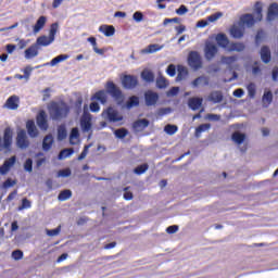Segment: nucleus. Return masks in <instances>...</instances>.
<instances>
[{"label":"nucleus","instance_id":"c9c22d12","mask_svg":"<svg viewBox=\"0 0 278 278\" xmlns=\"http://www.w3.org/2000/svg\"><path fill=\"white\" fill-rule=\"evenodd\" d=\"M263 105L268 108L273 103V91H266L262 98Z\"/></svg>","mask_w":278,"mask_h":278},{"label":"nucleus","instance_id":"49530a36","mask_svg":"<svg viewBox=\"0 0 278 278\" xmlns=\"http://www.w3.org/2000/svg\"><path fill=\"white\" fill-rule=\"evenodd\" d=\"M250 99H255L256 88L253 83H250L247 87Z\"/></svg>","mask_w":278,"mask_h":278},{"label":"nucleus","instance_id":"8fccbe9b","mask_svg":"<svg viewBox=\"0 0 278 278\" xmlns=\"http://www.w3.org/2000/svg\"><path fill=\"white\" fill-rule=\"evenodd\" d=\"M62 231V227L61 226H59V227H56V228H54V229H48L47 230V236H50V238H53V237H55V236H60V232Z\"/></svg>","mask_w":278,"mask_h":278},{"label":"nucleus","instance_id":"bb28decb","mask_svg":"<svg viewBox=\"0 0 278 278\" xmlns=\"http://www.w3.org/2000/svg\"><path fill=\"white\" fill-rule=\"evenodd\" d=\"M141 79L147 81V84H153V81H155V74L149 70H144L141 72Z\"/></svg>","mask_w":278,"mask_h":278},{"label":"nucleus","instance_id":"ea45409f","mask_svg":"<svg viewBox=\"0 0 278 278\" xmlns=\"http://www.w3.org/2000/svg\"><path fill=\"white\" fill-rule=\"evenodd\" d=\"M74 153H75V150L73 148L64 149L59 153V160L71 157V155H73Z\"/></svg>","mask_w":278,"mask_h":278},{"label":"nucleus","instance_id":"0e129e2a","mask_svg":"<svg viewBox=\"0 0 278 278\" xmlns=\"http://www.w3.org/2000/svg\"><path fill=\"white\" fill-rule=\"evenodd\" d=\"M88 149H90V146H85L83 152L78 156V161L81 162V160H86V155H88Z\"/></svg>","mask_w":278,"mask_h":278},{"label":"nucleus","instance_id":"f8f14e48","mask_svg":"<svg viewBox=\"0 0 278 278\" xmlns=\"http://www.w3.org/2000/svg\"><path fill=\"white\" fill-rule=\"evenodd\" d=\"M144 101H146V105L148 108H151L152 105L157 104V101H160V96L157 94V92H153L151 90H148L144 93Z\"/></svg>","mask_w":278,"mask_h":278},{"label":"nucleus","instance_id":"09e8293b","mask_svg":"<svg viewBox=\"0 0 278 278\" xmlns=\"http://www.w3.org/2000/svg\"><path fill=\"white\" fill-rule=\"evenodd\" d=\"M177 126L168 124L165 126L164 131H166L168 136H174V134H177Z\"/></svg>","mask_w":278,"mask_h":278},{"label":"nucleus","instance_id":"6ab92c4d","mask_svg":"<svg viewBox=\"0 0 278 278\" xmlns=\"http://www.w3.org/2000/svg\"><path fill=\"white\" fill-rule=\"evenodd\" d=\"M27 134L30 138H38V128L33 119H28L26 123Z\"/></svg>","mask_w":278,"mask_h":278},{"label":"nucleus","instance_id":"bf43d9fd","mask_svg":"<svg viewBox=\"0 0 278 278\" xmlns=\"http://www.w3.org/2000/svg\"><path fill=\"white\" fill-rule=\"evenodd\" d=\"M12 257H13V260H15V261L23 260V251H21V250H14V251L12 252Z\"/></svg>","mask_w":278,"mask_h":278},{"label":"nucleus","instance_id":"603ef678","mask_svg":"<svg viewBox=\"0 0 278 278\" xmlns=\"http://www.w3.org/2000/svg\"><path fill=\"white\" fill-rule=\"evenodd\" d=\"M24 169L27 173H31V170H34V161H31V159H27L25 164H24Z\"/></svg>","mask_w":278,"mask_h":278},{"label":"nucleus","instance_id":"69168bd1","mask_svg":"<svg viewBox=\"0 0 278 278\" xmlns=\"http://www.w3.org/2000/svg\"><path fill=\"white\" fill-rule=\"evenodd\" d=\"M166 231L167 233L172 235V233H177L179 231V226L177 225H172V226H168L166 228Z\"/></svg>","mask_w":278,"mask_h":278},{"label":"nucleus","instance_id":"a211bd4d","mask_svg":"<svg viewBox=\"0 0 278 278\" xmlns=\"http://www.w3.org/2000/svg\"><path fill=\"white\" fill-rule=\"evenodd\" d=\"M39 47L36 43H33L30 47H28L25 52H24V56L26 60H31L34 58H37L38 55V51H39Z\"/></svg>","mask_w":278,"mask_h":278},{"label":"nucleus","instance_id":"5fc2aeb1","mask_svg":"<svg viewBox=\"0 0 278 278\" xmlns=\"http://www.w3.org/2000/svg\"><path fill=\"white\" fill-rule=\"evenodd\" d=\"M31 71H34V67L31 66H26L24 70H23V73H24V79H26V81H29V77H31Z\"/></svg>","mask_w":278,"mask_h":278},{"label":"nucleus","instance_id":"a878e982","mask_svg":"<svg viewBox=\"0 0 278 278\" xmlns=\"http://www.w3.org/2000/svg\"><path fill=\"white\" fill-rule=\"evenodd\" d=\"M190 110L197 111L201 105H203V99L201 98H190L188 101Z\"/></svg>","mask_w":278,"mask_h":278},{"label":"nucleus","instance_id":"58836bf2","mask_svg":"<svg viewBox=\"0 0 278 278\" xmlns=\"http://www.w3.org/2000/svg\"><path fill=\"white\" fill-rule=\"evenodd\" d=\"M168 86V80L160 75L157 78H156V88H159L160 90L166 88Z\"/></svg>","mask_w":278,"mask_h":278},{"label":"nucleus","instance_id":"774afa93","mask_svg":"<svg viewBox=\"0 0 278 278\" xmlns=\"http://www.w3.org/2000/svg\"><path fill=\"white\" fill-rule=\"evenodd\" d=\"M206 118H207V121L217 122V121H220V115L210 113L206 115Z\"/></svg>","mask_w":278,"mask_h":278},{"label":"nucleus","instance_id":"338daca9","mask_svg":"<svg viewBox=\"0 0 278 278\" xmlns=\"http://www.w3.org/2000/svg\"><path fill=\"white\" fill-rule=\"evenodd\" d=\"M13 186H16V180H12V178H8L3 182V188H12Z\"/></svg>","mask_w":278,"mask_h":278},{"label":"nucleus","instance_id":"0eeeda50","mask_svg":"<svg viewBox=\"0 0 278 278\" xmlns=\"http://www.w3.org/2000/svg\"><path fill=\"white\" fill-rule=\"evenodd\" d=\"M188 64L193 71H199L203 67V61L201 60V54L198 51H190L188 54Z\"/></svg>","mask_w":278,"mask_h":278},{"label":"nucleus","instance_id":"1a4fd4ad","mask_svg":"<svg viewBox=\"0 0 278 278\" xmlns=\"http://www.w3.org/2000/svg\"><path fill=\"white\" fill-rule=\"evenodd\" d=\"M29 138H27V131L25 129H21L17 131L16 136V147L18 149H29Z\"/></svg>","mask_w":278,"mask_h":278},{"label":"nucleus","instance_id":"680f3d73","mask_svg":"<svg viewBox=\"0 0 278 278\" xmlns=\"http://www.w3.org/2000/svg\"><path fill=\"white\" fill-rule=\"evenodd\" d=\"M42 94V101H49V99H51V88L43 89Z\"/></svg>","mask_w":278,"mask_h":278},{"label":"nucleus","instance_id":"4be33fe9","mask_svg":"<svg viewBox=\"0 0 278 278\" xmlns=\"http://www.w3.org/2000/svg\"><path fill=\"white\" fill-rule=\"evenodd\" d=\"M216 42L222 49H227L229 47V38H227V35L220 33L216 36Z\"/></svg>","mask_w":278,"mask_h":278},{"label":"nucleus","instance_id":"e2e57ef3","mask_svg":"<svg viewBox=\"0 0 278 278\" xmlns=\"http://www.w3.org/2000/svg\"><path fill=\"white\" fill-rule=\"evenodd\" d=\"M188 13V8L184 4H181L177 10H176V14H178V16H184V14Z\"/></svg>","mask_w":278,"mask_h":278},{"label":"nucleus","instance_id":"052dcab7","mask_svg":"<svg viewBox=\"0 0 278 278\" xmlns=\"http://www.w3.org/2000/svg\"><path fill=\"white\" fill-rule=\"evenodd\" d=\"M89 110H90V112L97 113V112H100L101 106L99 105L98 102H91V103L89 104Z\"/></svg>","mask_w":278,"mask_h":278},{"label":"nucleus","instance_id":"6e6d98bb","mask_svg":"<svg viewBox=\"0 0 278 278\" xmlns=\"http://www.w3.org/2000/svg\"><path fill=\"white\" fill-rule=\"evenodd\" d=\"M124 192L125 201H131V199H134V193L129 191V187L124 188Z\"/></svg>","mask_w":278,"mask_h":278},{"label":"nucleus","instance_id":"39448f33","mask_svg":"<svg viewBox=\"0 0 278 278\" xmlns=\"http://www.w3.org/2000/svg\"><path fill=\"white\" fill-rule=\"evenodd\" d=\"M14 140V130L7 127L3 131V137H0V153L1 151H12V142Z\"/></svg>","mask_w":278,"mask_h":278},{"label":"nucleus","instance_id":"473e14b6","mask_svg":"<svg viewBox=\"0 0 278 278\" xmlns=\"http://www.w3.org/2000/svg\"><path fill=\"white\" fill-rule=\"evenodd\" d=\"M137 105H140V98L137 96H131L126 102V108L128 110H131V108H137Z\"/></svg>","mask_w":278,"mask_h":278},{"label":"nucleus","instance_id":"c85d7f7f","mask_svg":"<svg viewBox=\"0 0 278 278\" xmlns=\"http://www.w3.org/2000/svg\"><path fill=\"white\" fill-rule=\"evenodd\" d=\"M261 60L264 64H268V62H270V48L267 46L261 48Z\"/></svg>","mask_w":278,"mask_h":278},{"label":"nucleus","instance_id":"2eb2a0df","mask_svg":"<svg viewBox=\"0 0 278 278\" xmlns=\"http://www.w3.org/2000/svg\"><path fill=\"white\" fill-rule=\"evenodd\" d=\"M16 164V156H11L0 166V175H8L12 166Z\"/></svg>","mask_w":278,"mask_h":278},{"label":"nucleus","instance_id":"f03ea898","mask_svg":"<svg viewBox=\"0 0 278 278\" xmlns=\"http://www.w3.org/2000/svg\"><path fill=\"white\" fill-rule=\"evenodd\" d=\"M108 94L114 99L117 105L125 103V93H123L121 87H117L112 80L106 81L105 89H101L91 96V101H98L101 105H105L109 99Z\"/></svg>","mask_w":278,"mask_h":278},{"label":"nucleus","instance_id":"423d86ee","mask_svg":"<svg viewBox=\"0 0 278 278\" xmlns=\"http://www.w3.org/2000/svg\"><path fill=\"white\" fill-rule=\"evenodd\" d=\"M103 118L109 121V123H121L123 121V115L118 113L114 108L109 106L102 112Z\"/></svg>","mask_w":278,"mask_h":278},{"label":"nucleus","instance_id":"7c9ffc66","mask_svg":"<svg viewBox=\"0 0 278 278\" xmlns=\"http://www.w3.org/2000/svg\"><path fill=\"white\" fill-rule=\"evenodd\" d=\"M51 147H53V135H47L42 141V150L51 151Z\"/></svg>","mask_w":278,"mask_h":278},{"label":"nucleus","instance_id":"6e6552de","mask_svg":"<svg viewBox=\"0 0 278 278\" xmlns=\"http://www.w3.org/2000/svg\"><path fill=\"white\" fill-rule=\"evenodd\" d=\"M138 76L124 75L122 78V86L125 90H134V88H138Z\"/></svg>","mask_w":278,"mask_h":278},{"label":"nucleus","instance_id":"20e7f679","mask_svg":"<svg viewBox=\"0 0 278 278\" xmlns=\"http://www.w3.org/2000/svg\"><path fill=\"white\" fill-rule=\"evenodd\" d=\"M58 29H60V24H51L49 36L47 37L43 35L38 37L35 45H37V47H49V45H52L55 41V34H58Z\"/></svg>","mask_w":278,"mask_h":278},{"label":"nucleus","instance_id":"13d9d810","mask_svg":"<svg viewBox=\"0 0 278 278\" xmlns=\"http://www.w3.org/2000/svg\"><path fill=\"white\" fill-rule=\"evenodd\" d=\"M58 177H71V168L60 169Z\"/></svg>","mask_w":278,"mask_h":278},{"label":"nucleus","instance_id":"f704fd0d","mask_svg":"<svg viewBox=\"0 0 278 278\" xmlns=\"http://www.w3.org/2000/svg\"><path fill=\"white\" fill-rule=\"evenodd\" d=\"M162 47L157 43L149 45L146 49L141 51V53H157V51H161Z\"/></svg>","mask_w":278,"mask_h":278},{"label":"nucleus","instance_id":"864d4df0","mask_svg":"<svg viewBox=\"0 0 278 278\" xmlns=\"http://www.w3.org/2000/svg\"><path fill=\"white\" fill-rule=\"evenodd\" d=\"M166 73L169 75V77H175V75H177V67L174 64H169L167 66Z\"/></svg>","mask_w":278,"mask_h":278},{"label":"nucleus","instance_id":"7ed1b4c3","mask_svg":"<svg viewBox=\"0 0 278 278\" xmlns=\"http://www.w3.org/2000/svg\"><path fill=\"white\" fill-rule=\"evenodd\" d=\"M48 112L51 121H64L68 118V114H71V106L64 101H52L48 105Z\"/></svg>","mask_w":278,"mask_h":278},{"label":"nucleus","instance_id":"f257e3e1","mask_svg":"<svg viewBox=\"0 0 278 278\" xmlns=\"http://www.w3.org/2000/svg\"><path fill=\"white\" fill-rule=\"evenodd\" d=\"M262 12H263L262 2H256L254 5L255 17L251 13H245L241 15L239 20V25L233 24L229 28V34L231 38H233L235 40H241V38H244V31H245L244 25L245 27H253L255 23H260V21L264 18V15L262 14Z\"/></svg>","mask_w":278,"mask_h":278},{"label":"nucleus","instance_id":"393cba45","mask_svg":"<svg viewBox=\"0 0 278 278\" xmlns=\"http://www.w3.org/2000/svg\"><path fill=\"white\" fill-rule=\"evenodd\" d=\"M224 99L223 92L222 91H212L208 94V101L212 103H222Z\"/></svg>","mask_w":278,"mask_h":278},{"label":"nucleus","instance_id":"4c0bfd02","mask_svg":"<svg viewBox=\"0 0 278 278\" xmlns=\"http://www.w3.org/2000/svg\"><path fill=\"white\" fill-rule=\"evenodd\" d=\"M73 197V191L65 189L61 191L58 195L59 201H68Z\"/></svg>","mask_w":278,"mask_h":278},{"label":"nucleus","instance_id":"9d476101","mask_svg":"<svg viewBox=\"0 0 278 278\" xmlns=\"http://www.w3.org/2000/svg\"><path fill=\"white\" fill-rule=\"evenodd\" d=\"M218 53V47L214 45L213 42H206L204 47V58L211 62V60H214L216 58V54Z\"/></svg>","mask_w":278,"mask_h":278},{"label":"nucleus","instance_id":"37998d69","mask_svg":"<svg viewBox=\"0 0 278 278\" xmlns=\"http://www.w3.org/2000/svg\"><path fill=\"white\" fill-rule=\"evenodd\" d=\"M31 207V201H29L27 198L22 199V205L17 207L18 212H23V210H29Z\"/></svg>","mask_w":278,"mask_h":278},{"label":"nucleus","instance_id":"cd10ccee","mask_svg":"<svg viewBox=\"0 0 278 278\" xmlns=\"http://www.w3.org/2000/svg\"><path fill=\"white\" fill-rule=\"evenodd\" d=\"M231 140L236 143V144H242V142H244V140H247V135L244 132H240V131H235L231 135Z\"/></svg>","mask_w":278,"mask_h":278},{"label":"nucleus","instance_id":"4468645a","mask_svg":"<svg viewBox=\"0 0 278 278\" xmlns=\"http://www.w3.org/2000/svg\"><path fill=\"white\" fill-rule=\"evenodd\" d=\"M16 164V156H11L0 166V175H8L12 166Z\"/></svg>","mask_w":278,"mask_h":278},{"label":"nucleus","instance_id":"79ce46f5","mask_svg":"<svg viewBox=\"0 0 278 278\" xmlns=\"http://www.w3.org/2000/svg\"><path fill=\"white\" fill-rule=\"evenodd\" d=\"M64 60H68V55L67 54H60L56 58L51 60L50 65L55 66L56 64H60V62H64Z\"/></svg>","mask_w":278,"mask_h":278},{"label":"nucleus","instance_id":"aec40b11","mask_svg":"<svg viewBox=\"0 0 278 278\" xmlns=\"http://www.w3.org/2000/svg\"><path fill=\"white\" fill-rule=\"evenodd\" d=\"M147 127H149V119L147 118L137 119L132 123V128L135 131H142V129H147Z\"/></svg>","mask_w":278,"mask_h":278},{"label":"nucleus","instance_id":"de8ad7c7","mask_svg":"<svg viewBox=\"0 0 278 278\" xmlns=\"http://www.w3.org/2000/svg\"><path fill=\"white\" fill-rule=\"evenodd\" d=\"M115 136L119 139L126 138L127 134H129V131L127 130V128H119L115 130Z\"/></svg>","mask_w":278,"mask_h":278},{"label":"nucleus","instance_id":"4d7b16f0","mask_svg":"<svg viewBox=\"0 0 278 278\" xmlns=\"http://www.w3.org/2000/svg\"><path fill=\"white\" fill-rule=\"evenodd\" d=\"M132 18L136 21V23H141V21L144 18V14H142L140 11H137L134 13Z\"/></svg>","mask_w":278,"mask_h":278},{"label":"nucleus","instance_id":"72a5a7b5","mask_svg":"<svg viewBox=\"0 0 278 278\" xmlns=\"http://www.w3.org/2000/svg\"><path fill=\"white\" fill-rule=\"evenodd\" d=\"M245 48L247 47L242 42H231L228 47V51H237L240 53L241 51H244Z\"/></svg>","mask_w":278,"mask_h":278},{"label":"nucleus","instance_id":"a18cd8bd","mask_svg":"<svg viewBox=\"0 0 278 278\" xmlns=\"http://www.w3.org/2000/svg\"><path fill=\"white\" fill-rule=\"evenodd\" d=\"M66 136H67L66 127L59 126V128H58V140H65Z\"/></svg>","mask_w":278,"mask_h":278},{"label":"nucleus","instance_id":"ddd939ff","mask_svg":"<svg viewBox=\"0 0 278 278\" xmlns=\"http://www.w3.org/2000/svg\"><path fill=\"white\" fill-rule=\"evenodd\" d=\"M80 127L83 131H90V129H92V117L90 116V113L84 112L80 119Z\"/></svg>","mask_w":278,"mask_h":278},{"label":"nucleus","instance_id":"9b49d317","mask_svg":"<svg viewBox=\"0 0 278 278\" xmlns=\"http://www.w3.org/2000/svg\"><path fill=\"white\" fill-rule=\"evenodd\" d=\"M36 121L41 131H47V129H49V121L47 119V112H45V110L39 111Z\"/></svg>","mask_w":278,"mask_h":278},{"label":"nucleus","instance_id":"a19ab883","mask_svg":"<svg viewBox=\"0 0 278 278\" xmlns=\"http://www.w3.org/2000/svg\"><path fill=\"white\" fill-rule=\"evenodd\" d=\"M149 170V164L144 163L134 169L135 175H144Z\"/></svg>","mask_w":278,"mask_h":278},{"label":"nucleus","instance_id":"dca6fc26","mask_svg":"<svg viewBox=\"0 0 278 278\" xmlns=\"http://www.w3.org/2000/svg\"><path fill=\"white\" fill-rule=\"evenodd\" d=\"M20 103L21 99L18 96H11L5 101L4 108H7V110H18Z\"/></svg>","mask_w":278,"mask_h":278},{"label":"nucleus","instance_id":"c03bdc74","mask_svg":"<svg viewBox=\"0 0 278 278\" xmlns=\"http://www.w3.org/2000/svg\"><path fill=\"white\" fill-rule=\"evenodd\" d=\"M81 105H84V100L81 98H78L74 103L75 114L77 115L81 114Z\"/></svg>","mask_w":278,"mask_h":278},{"label":"nucleus","instance_id":"412c9836","mask_svg":"<svg viewBox=\"0 0 278 278\" xmlns=\"http://www.w3.org/2000/svg\"><path fill=\"white\" fill-rule=\"evenodd\" d=\"M99 31H101V34H104L106 38H110L114 36V34H116V28H114L113 25H102L99 27Z\"/></svg>","mask_w":278,"mask_h":278},{"label":"nucleus","instance_id":"e433bc0d","mask_svg":"<svg viewBox=\"0 0 278 278\" xmlns=\"http://www.w3.org/2000/svg\"><path fill=\"white\" fill-rule=\"evenodd\" d=\"M87 40H88V42H90V45H92L94 53H98V55H103V53H105V51L103 49H99L97 47V38L89 37Z\"/></svg>","mask_w":278,"mask_h":278},{"label":"nucleus","instance_id":"5701e85b","mask_svg":"<svg viewBox=\"0 0 278 278\" xmlns=\"http://www.w3.org/2000/svg\"><path fill=\"white\" fill-rule=\"evenodd\" d=\"M191 86H193V88H199V86H210V78L207 76H199L191 83Z\"/></svg>","mask_w":278,"mask_h":278},{"label":"nucleus","instance_id":"2f4dec72","mask_svg":"<svg viewBox=\"0 0 278 278\" xmlns=\"http://www.w3.org/2000/svg\"><path fill=\"white\" fill-rule=\"evenodd\" d=\"M212 124H202L195 128V138H201V135L205 131H210Z\"/></svg>","mask_w":278,"mask_h":278},{"label":"nucleus","instance_id":"f3484780","mask_svg":"<svg viewBox=\"0 0 278 278\" xmlns=\"http://www.w3.org/2000/svg\"><path fill=\"white\" fill-rule=\"evenodd\" d=\"M222 64H225L228 66L230 71H235L236 68V63L238 62V55H232V56H222L220 58Z\"/></svg>","mask_w":278,"mask_h":278},{"label":"nucleus","instance_id":"3c124183","mask_svg":"<svg viewBox=\"0 0 278 278\" xmlns=\"http://www.w3.org/2000/svg\"><path fill=\"white\" fill-rule=\"evenodd\" d=\"M75 138H79V129H77V128H73L71 134H70L71 144H75V142H73V140H75Z\"/></svg>","mask_w":278,"mask_h":278},{"label":"nucleus","instance_id":"c756f323","mask_svg":"<svg viewBox=\"0 0 278 278\" xmlns=\"http://www.w3.org/2000/svg\"><path fill=\"white\" fill-rule=\"evenodd\" d=\"M177 71L178 74L176 77V81H184V79L188 78V68H186L184 65H179Z\"/></svg>","mask_w":278,"mask_h":278},{"label":"nucleus","instance_id":"b1692460","mask_svg":"<svg viewBox=\"0 0 278 278\" xmlns=\"http://www.w3.org/2000/svg\"><path fill=\"white\" fill-rule=\"evenodd\" d=\"M45 25H47V16L41 15L33 27L34 34H38V31L42 30Z\"/></svg>","mask_w":278,"mask_h":278}]
</instances>
